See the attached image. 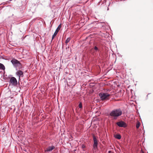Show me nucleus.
Returning <instances> with one entry per match:
<instances>
[{"instance_id":"obj_11","label":"nucleus","mask_w":153,"mask_h":153,"mask_svg":"<svg viewBox=\"0 0 153 153\" xmlns=\"http://www.w3.org/2000/svg\"><path fill=\"white\" fill-rule=\"evenodd\" d=\"M5 67L4 65L0 63V70H4Z\"/></svg>"},{"instance_id":"obj_1","label":"nucleus","mask_w":153,"mask_h":153,"mask_svg":"<svg viewBox=\"0 0 153 153\" xmlns=\"http://www.w3.org/2000/svg\"><path fill=\"white\" fill-rule=\"evenodd\" d=\"M122 114V110L120 109H114L110 113V116L114 119H116L117 117L121 115Z\"/></svg>"},{"instance_id":"obj_8","label":"nucleus","mask_w":153,"mask_h":153,"mask_svg":"<svg viewBox=\"0 0 153 153\" xmlns=\"http://www.w3.org/2000/svg\"><path fill=\"white\" fill-rule=\"evenodd\" d=\"M16 74L19 77V79H20L21 76H23V72L22 71L19 70L16 73Z\"/></svg>"},{"instance_id":"obj_2","label":"nucleus","mask_w":153,"mask_h":153,"mask_svg":"<svg viewBox=\"0 0 153 153\" xmlns=\"http://www.w3.org/2000/svg\"><path fill=\"white\" fill-rule=\"evenodd\" d=\"M11 62L17 69H20L22 67V64L19 61L15 59H13Z\"/></svg>"},{"instance_id":"obj_3","label":"nucleus","mask_w":153,"mask_h":153,"mask_svg":"<svg viewBox=\"0 0 153 153\" xmlns=\"http://www.w3.org/2000/svg\"><path fill=\"white\" fill-rule=\"evenodd\" d=\"M110 95L107 93H101L99 94V96L102 100H109Z\"/></svg>"},{"instance_id":"obj_6","label":"nucleus","mask_w":153,"mask_h":153,"mask_svg":"<svg viewBox=\"0 0 153 153\" xmlns=\"http://www.w3.org/2000/svg\"><path fill=\"white\" fill-rule=\"evenodd\" d=\"M117 125L120 127H126V123L123 121H121L117 122Z\"/></svg>"},{"instance_id":"obj_15","label":"nucleus","mask_w":153,"mask_h":153,"mask_svg":"<svg viewBox=\"0 0 153 153\" xmlns=\"http://www.w3.org/2000/svg\"><path fill=\"white\" fill-rule=\"evenodd\" d=\"M79 107L80 108H82V104L81 102H79Z\"/></svg>"},{"instance_id":"obj_5","label":"nucleus","mask_w":153,"mask_h":153,"mask_svg":"<svg viewBox=\"0 0 153 153\" xmlns=\"http://www.w3.org/2000/svg\"><path fill=\"white\" fill-rule=\"evenodd\" d=\"M9 82L12 85L16 86L17 85V81L16 78L13 77H12L10 80Z\"/></svg>"},{"instance_id":"obj_12","label":"nucleus","mask_w":153,"mask_h":153,"mask_svg":"<svg viewBox=\"0 0 153 153\" xmlns=\"http://www.w3.org/2000/svg\"><path fill=\"white\" fill-rule=\"evenodd\" d=\"M115 137L118 139H120L121 138V136L120 134H117L115 135Z\"/></svg>"},{"instance_id":"obj_18","label":"nucleus","mask_w":153,"mask_h":153,"mask_svg":"<svg viewBox=\"0 0 153 153\" xmlns=\"http://www.w3.org/2000/svg\"><path fill=\"white\" fill-rule=\"evenodd\" d=\"M84 146H82V147L83 148H84Z\"/></svg>"},{"instance_id":"obj_16","label":"nucleus","mask_w":153,"mask_h":153,"mask_svg":"<svg viewBox=\"0 0 153 153\" xmlns=\"http://www.w3.org/2000/svg\"><path fill=\"white\" fill-rule=\"evenodd\" d=\"M61 27L60 25H59L58 27H57V29H59Z\"/></svg>"},{"instance_id":"obj_14","label":"nucleus","mask_w":153,"mask_h":153,"mask_svg":"<svg viewBox=\"0 0 153 153\" xmlns=\"http://www.w3.org/2000/svg\"><path fill=\"white\" fill-rule=\"evenodd\" d=\"M140 122H138L136 125V128L137 129L138 128L140 127Z\"/></svg>"},{"instance_id":"obj_13","label":"nucleus","mask_w":153,"mask_h":153,"mask_svg":"<svg viewBox=\"0 0 153 153\" xmlns=\"http://www.w3.org/2000/svg\"><path fill=\"white\" fill-rule=\"evenodd\" d=\"M71 38L70 37L68 38L65 41V43L67 44L70 41Z\"/></svg>"},{"instance_id":"obj_9","label":"nucleus","mask_w":153,"mask_h":153,"mask_svg":"<svg viewBox=\"0 0 153 153\" xmlns=\"http://www.w3.org/2000/svg\"><path fill=\"white\" fill-rule=\"evenodd\" d=\"M55 148V147L54 146H49L46 148V150H45V152H49L51 151L52 150L54 149Z\"/></svg>"},{"instance_id":"obj_4","label":"nucleus","mask_w":153,"mask_h":153,"mask_svg":"<svg viewBox=\"0 0 153 153\" xmlns=\"http://www.w3.org/2000/svg\"><path fill=\"white\" fill-rule=\"evenodd\" d=\"M93 139L94 140V144L93 145V148L94 149L96 150L97 148V145L98 144V140L96 138L94 135L93 136Z\"/></svg>"},{"instance_id":"obj_7","label":"nucleus","mask_w":153,"mask_h":153,"mask_svg":"<svg viewBox=\"0 0 153 153\" xmlns=\"http://www.w3.org/2000/svg\"><path fill=\"white\" fill-rule=\"evenodd\" d=\"M99 50L97 47L95 46L93 48H92L91 51V52L92 54L94 55L95 53H96V52L97 51H99Z\"/></svg>"},{"instance_id":"obj_17","label":"nucleus","mask_w":153,"mask_h":153,"mask_svg":"<svg viewBox=\"0 0 153 153\" xmlns=\"http://www.w3.org/2000/svg\"><path fill=\"white\" fill-rule=\"evenodd\" d=\"M112 152H111V151H108V153H111Z\"/></svg>"},{"instance_id":"obj_10","label":"nucleus","mask_w":153,"mask_h":153,"mask_svg":"<svg viewBox=\"0 0 153 153\" xmlns=\"http://www.w3.org/2000/svg\"><path fill=\"white\" fill-rule=\"evenodd\" d=\"M59 29H56V31L54 33L53 35L52 38V39L53 40L56 36L57 33H58L59 30Z\"/></svg>"}]
</instances>
